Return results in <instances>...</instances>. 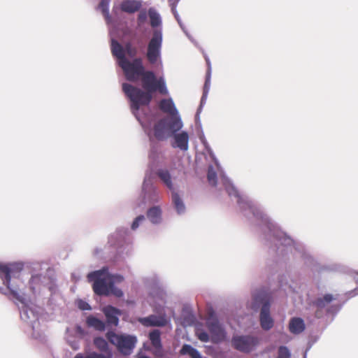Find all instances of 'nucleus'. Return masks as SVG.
<instances>
[{
  "label": "nucleus",
  "mask_w": 358,
  "mask_h": 358,
  "mask_svg": "<svg viewBox=\"0 0 358 358\" xmlns=\"http://www.w3.org/2000/svg\"><path fill=\"white\" fill-rule=\"evenodd\" d=\"M210 155L215 161L216 170H215L212 166H209L208 172V180L209 183L213 186L216 185L217 175L218 173L220 176V179L224 186L229 195L230 196H234L236 199V201L241 209L244 210H246L247 209L250 210L254 216L257 217V218H261L264 220L266 223H268L269 230L273 234V236L276 240L279 241L282 245H285L286 246H291L292 245H295L294 241L285 233L278 229L275 224L271 223L268 218L265 215H264L259 207L249 201L247 196L241 195L239 194L238 191L234 187L231 181L223 173L217 160L215 159L212 152H210Z\"/></svg>",
  "instance_id": "obj_3"
},
{
  "label": "nucleus",
  "mask_w": 358,
  "mask_h": 358,
  "mask_svg": "<svg viewBox=\"0 0 358 358\" xmlns=\"http://www.w3.org/2000/svg\"><path fill=\"white\" fill-rule=\"evenodd\" d=\"M148 15L150 19V24L155 29L153 30L152 36L148 44L146 57L148 61L152 65L162 67L163 35L162 28L159 27L162 24L161 17L156 10L152 8L149 9Z\"/></svg>",
  "instance_id": "obj_6"
},
{
  "label": "nucleus",
  "mask_w": 358,
  "mask_h": 358,
  "mask_svg": "<svg viewBox=\"0 0 358 358\" xmlns=\"http://www.w3.org/2000/svg\"><path fill=\"white\" fill-rule=\"evenodd\" d=\"M76 333L78 334H79L80 336H82L84 334V331L83 330V329L80 327L78 326V327H76Z\"/></svg>",
  "instance_id": "obj_39"
},
{
  "label": "nucleus",
  "mask_w": 358,
  "mask_h": 358,
  "mask_svg": "<svg viewBox=\"0 0 358 358\" xmlns=\"http://www.w3.org/2000/svg\"><path fill=\"white\" fill-rule=\"evenodd\" d=\"M149 158L150 160V162L155 164V162H159V154L156 151H151L149 155Z\"/></svg>",
  "instance_id": "obj_34"
},
{
  "label": "nucleus",
  "mask_w": 358,
  "mask_h": 358,
  "mask_svg": "<svg viewBox=\"0 0 358 358\" xmlns=\"http://www.w3.org/2000/svg\"><path fill=\"white\" fill-rule=\"evenodd\" d=\"M39 280H40V276H38V275L32 276V278H31V280H30V286H31V289L34 290L36 289V287H34V284L38 282Z\"/></svg>",
  "instance_id": "obj_36"
},
{
  "label": "nucleus",
  "mask_w": 358,
  "mask_h": 358,
  "mask_svg": "<svg viewBox=\"0 0 358 358\" xmlns=\"http://www.w3.org/2000/svg\"><path fill=\"white\" fill-rule=\"evenodd\" d=\"M192 358H201L200 352L196 350H192V352L189 355Z\"/></svg>",
  "instance_id": "obj_37"
},
{
  "label": "nucleus",
  "mask_w": 358,
  "mask_h": 358,
  "mask_svg": "<svg viewBox=\"0 0 358 358\" xmlns=\"http://www.w3.org/2000/svg\"><path fill=\"white\" fill-rule=\"evenodd\" d=\"M147 19V13L145 11H141L138 17V21L139 24L143 23Z\"/></svg>",
  "instance_id": "obj_35"
},
{
  "label": "nucleus",
  "mask_w": 358,
  "mask_h": 358,
  "mask_svg": "<svg viewBox=\"0 0 358 358\" xmlns=\"http://www.w3.org/2000/svg\"><path fill=\"white\" fill-rule=\"evenodd\" d=\"M149 338L154 348L156 349H160L162 348L159 330L155 329L152 331L149 334Z\"/></svg>",
  "instance_id": "obj_23"
},
{
  "label": "nucleus",
  "mask_w": 358,
  "mask_h": 358,
  "mask_svg": "<svg viewBox=\"0 0 358 358\" xmlns=\"http://www.w3.org/2000/svg\"><path fill=\"white\" fill-rule=\"evenodd\" d=\"M186 36H187L189 38H190V36L188 35V34L186 33Z\"/></svg>",
  "instance_id": "obj_41"
},
{
  "label": "nucleus",
  "mask_w": 358,
  "mask_h": 358,
  "mask_svg": "<svg viewBox=\"0 0 358 358\" xmlns=\"http://www.w3.org/2000/svg\"><path fill=\"white\" fill-rule=\"evenodd\" d=\"M113 41L117 43L121 46V48L123 50V52H124V59L127 62H131L126 58V55L129 56V57H134L137 53L136 49L135 48H133L130 44H127L125 47V49H124L122 48V46L117 41H115L114 39L111 40V44L113 43Z\"/></svg>",
  "instance_id": "obj_25"
},
{
  "label": "nucleus",
  "mask_w": 358,
  "mask_h": 358,
  "mask_svg": "<svg viewBox=\"0 0 358 358\" xmlns=\"http://www.w3.org/2000/svg\"><path fill=\"white\" fill-rule=\"evenodd\" d=\"M77 306L80 310H87L91 309L90 306L86 301L81 299L77 301Z\"/></svg>",
  "instance_id": "obj_33"
},
{
  "label": "nucleus",
  "mask_w": 358,
  "mask_h": 358,
  "mask_svg": "<svg viewBox=\"0 0 358 358\" xmlns=\"http://www.w3.org/2000/svg\"><path fill=\"white\" fill-rule=\"evenodd\" d=\"M140 116L145 122V127L141 123L145 131L148 134L150 138L152 134L158 140H165L171 136L174 133L180 131L182 127L183 123L180 116H176L173 118H164L154 124V127L152 129L153 117L151 115L145 113L143 111H140Z\"/></svg>",
  "instance_id": "obj_4"
},
{
  "label": "nucleus",
  "mask_w": 358,
  "mask_h": 358,
  "mask_svg": "<svg viewBox=\"0 0 358 358\" xmlns=\"http://www.w3.org/2000/svg\"><path fill=\"white\" fill-rule=\"evenodd\" d=\"M233 347L243 352H249L254 350L259 343V340L254 336H234L232 338Z\"/></svg>",
  "instance_id": "obj_10"
},
{
  "label": "nucleus",
  "mask_w": 358,
  "mask_h": 358,
  "mask_svg": "<svg viewBox=\"0 0 358 358\" xmlns=\"http://www.w3.org/2000/svg\"><path fill=\"white\" fill-rule=\"evenodd\" d=\"M153 310L156 314L150 315L145 317L138 319L140 323L145 327H165L171 324V318L167 316L166 312L169 310L173 313V310L169 309L165 306L160 304L153 305Z\"/></svg>",
  "instance_id": "obj_8"
},
{
  "label": "nucleus",
  "mask_w": 358,
  "mask_h": 358,
  "mask_svg": "<svg viewBox=\"0 0 358 358\" xmlns=\"http://www.w3.org/2000/svg\"><path fill=\"white\" fill-rule=\"evenodd\" d=\"M159 107L162 111L171 115L170 118L180 116L172 99H162L159 103Z\"/></svg>",
  "instance_id": "obj_16"
},
{
  "label": "nucleus",
  "mask_w": 358,
  "mask_h": 358,
  "mask_svg": "<svg viewBox=\"0 0 358 358\" xmlns=\"http://www.w3.org/2000/svg\"><path fill=\"white\" fill-rule=\"evenodd\" d=\"M291 351L286 346H280L278 350L277 358H291Z\"/></svg>",
  "instance_id": "obj_29"
},
{
  "label": "nucleus",
  "mask_w": 358,
  "mask_h": 358,
  "mask_svg": "<svg viewBox=\"0 0 358 358\" xmlns=\"http://www.w3.org/2000/svg\"><path fill=\"white\" fill-rule=\"evenodd\" d=\"M353 292H355V294H353V296H355V295H356V294H358V289H355V290L353 291Z\"/></svg>",
  "instance_id": "obj_40"
},
{
  "label": "nucleus",
  "mask_w": 358,
  "mask_h": 358,
  "mask_svg": "<svg viewBox=\"0 0 358 358\" xmlns=\"http://www.w3.org/2000/svg\"><path fill=\"white\" fill-rule=\"evenodd\" d=\"M107 338L124 355H130L137 342L136 337L131 335L116 334L113 331L107 333Z\"/></svg>",
  "instance_id": "obj_9"
},
{
  "label": "nucleus",
  "mask_w": 358,
  "mask_h": 358,
  "mask_svg": "<svg viewBox=\"0 0 358 358\" xmlns=\"http://www.w3.org/2000/svg\"><path fill=\"white\" fill-rule=\"evenodd\" d=\"M90 282H93V289L99 295L113 294L117 297L123 296L122 291L115 286V283L123 281L124 278L118 274H110L107 268L90 273L87 275Z\"/></svg>",
  "instance_id": "obj_5"
},
{
  "label": "nucleus",
  "mask_w": 358,
  "mask_h": 358,
  "mask_svg": "<svg viewBox=\"0 0 358 358\" xmlns=\"http://www.w3.org/2000/svg\"><path fill=\"white\" fill-rule=\"evenodd\" d=\"M145 220V217L144 215H140L137 217L131 224V229L133 230L136 229L139 227L140 224H141Z\"/></svg>",
  "instance_id": "obj_30"
},
{
  "label": "nucleus",
  "mask_w": 358,
  "mask_h": 358,
  "mask_svg": "<svg viewBox=\"0 0 358 358\" xmlns=\"http://www.w3.org/2000/svg\"><path fill=\"white\" fill-rule=\"evenodd\" d=\"M206 63H207V66H208V70H207V73H206V82H205L204 87H203V96H202L201 100V106H200L201 107L205 103V101L207 99L208 93L210 90V77H211V71H212L211 64H210V62L208 58H206Z\"/></svg>",
  "instance_id": "obj_18"
},
{
  "label": "nucleus",
  "mask_w": 358,
  "mask_h": 358,
  "mask_svg": "<svg viewBox=\"0 0 358 358\" xmlns=\"http://www.w3.org/2000/svg\"><path fill=\"white\" fill-rule=\"evenodd\" d=\"M260 324L264 330H269L273 326V320L270 315V305L268 303H264L260 312Z\"/></svg>",
  "instance_id": "obj_13"
},
{
  "label": "nucleus",
  "mask_w": 358,
  "mask_h": 358,
  "mask_svg": "<svg viewBox=\"0 0 358 358\" xmlns=\"http://www.w3.org/2000/svg\"><path fill=\"white\" fill-rule=\"evenodd\" d=\"M102 311L106 317L108 324L115 327L118 325L119 316L121 315V311L119 309L112 306H106L103 308Z\"/></svg>",
  "instance_id": "obj_14"
},
{
  "label": "nucleus",
  "mask_w": 358,
  "mask_h": 358,
  "mask_svg": "<svg viewBox=\"0 0 358 358\" xmlns=\"http://www.w3.org/2000/svg\"><path fill=\"white\" fill-rule=\"evenodd\" d=\"M87 358H112L111 352H108L107 355H101L96 352H91L87 355Z\"/></svg>",
  "instance_id": "obj_31"
},
{
  "label": "nucleus",
  "mask_w": 358,
  "mask_h": 358,
  "mask_svg": "<svg viewBox=\"0 0 358 358\" xmlns=\"http://www.w3.org/2000/svg\"><path fill=\"white\" fill-rule=\"evenodd\" d=\"M96 347L101 351L106 352L108 354V343L106 341L102 338H96L94 341ZM108 352H110L108 351Z\"/></svg>",
  "instance_id": "obj_27"
},
{
  "label": "nucleus",
  "mask_w": 358,
  "mask_h": 358,
  "mask_svg": "<svg viewBox=\"0 0 358 358\" xmlns=\"http://www.w3.org/2000/svg\"><path fill=\"white\" fill-rule=\"evenodd\" d=\"M86 322L89 327H92L96 330L103 331L105 329L106 325L104 322L94 316L87 317Z\"/></svg>",
  "instance_id": "obj_21"
},
{
  "label": "nucleus",
  "mask_w": 358,
  "mask_h": 358,
  "mask_svg": "<svg viewBox=\"0 0 358 358\" xmlns=\"http://www.w3.org/2000/svg\"><path fill=\"white\" fill-rule=\"evenodd\" d=\"M156 175L166 187L172 192H174L173 178L168 169L160 168L157 171Z\"/></svg>",
  "instance_id": "obj_15"
},
{
  "label": "nucleus",
  "mask_w": 358,
  "mask_h": 358,
  "mask_svg": "<svg viewBox=\"0 0 358 358\" xmlns=\"http://www.w3.org/2000/svg\"><path fill=\"white\" fill-rule=\"evenodd\" d=\"M110 0H101L99 4L98 8L102 12L105 17L107 23H109L110 20V16L109 15V3Z\"/></svg>",
  "instance_id": "obj_24"
},
{
  "label": "nucleus",
  "mask_w": 358,
  "mask_h": 358,
  "mask_svg": "<svg viewBox=\"0 0 358 358\" xmlns=\"http://www.w3.org/2000/svg\"><path fill=\"white\" fill-rule=\"evenodd\" d=\"M162 211L159 206H153L147 213L148 218L152 224H159L162 220Z\"/></svg>",
  "instance_id": "obj_20"
},
{
  "label": "nucleus",
  "mask_w": 358,
  "mask_h": 358,
  "mask_svg": "<svg viewBox=\"0 0 358 358\" xmlns=\"http://www.w3.org/2000/svg\"><path fill=\"white\" fill-rule=\"evenodd\" d=\"M171 197L177 213L178 214L184 213L185 211V206L179 195L176 192H173Z\"/></svg>",
  "instance_id": "obj_22"
},
{
  "label": "nucleus",
  "mask_w": 358,
  "mask_h": 358,
  "mask_svg": "<svg viewBox=\"0 0 358 358\" xmlns=\"http://www.w3.org/2000/svg\"><path fill=\"white\" fill-rule=\"evenodd\" d=\"M142 6L141 1L138 0H124L120 3V9L127 13H134L138 11Z\"/></svg>",
  "instance_id": "obj_17"
},
{
  "label": "nucleus",
  "mask_w": 358,
  "mask_h": 358,
  "mask_svg": "<svg viewBox=\"0 0 358 358\" xmlns=\"http://www.w3.org/2000/svg\"><path fill=\"white\" fill-rule=\"evenodd\" d=\"M172 136H173V141L172 142V146L173 148H179L182 151H186L188 150L189 136L187 131H177Z\"/></svg>",
  "instance_id": "obj_12"
},
{
  "label": "nucleus",
  "mask_w": 358,
  "mask_h": 358,
  "mask_svg": "<svg viewBox=\"0 0 358 358\" xmlns=\"http://www.w3.org/2000/svg\"><path fill=\"white\" fill-rule=\"evenodd\" d=\"M289 329L290 332L294 334L301 333L305 329L303 320L299 317L292 318L289 323Z\"/></svg>",
  "instance_id": "obj_19"
},
{
  "label": "nucleus",
  "mask_w": 358,
  "mask_h": 358,
  "mask_svg": "<svg viewBox=\"0 0 358 358\" xmlns=\"http://www.w3.org/2000/svg\"><path fill=\"white\" fill-rule=\"evenodd\" d=\"M67 340L73 350H78L79 348V344L77 341L71 343V341H69V339L68 338H67Z\"/></svg>",
  "instance_id": "obj_38"
},
{
  "label": "nucleus",
  "mask_w": 358,
  "mask_h": 358,
  "mask_svg": "<svg viewBox=\"0 0 358 358\" xmlns=\"http://www.w3.org/2000/svg\"><path fill=\"white\" fill-rule=\"evenodd\" d=\"M112 53L117 59L126 78L130 81L138 80L141 78L143 87L146 90L128 83L122 84V90L131 103V109L138 121L145 127V122L140 116V111H143L152 99V93L158 90L163 95L169 94L164 78L161 77L157 80L152 71H145L141 58L134 59L132 62H127L124 57L121 46L113 41Z\"/></svg>",
  "instance_id": "obj_1"
},
{
  "label": "nucleus",
  "mask_w": 358,
  "mask_h": 358,
  "mask_svg": "<svg viewBox=\"0 0 358 358\" xmlns=\"http://www.w3.org/2000/svg\"><path fill=\"white\" fill-rule=\"evenodd\" d=\"M193 347H192L190 345L185 344L184 345L180 351V353L182 355H189L192 352V350H194Z\"/></svg>",
  "instance_id": "obj_32"
},
{
  "label": "nucleus",
  "mask_w": 358,
  "mask_h": 358,
  "mask_svg": "<svg viewBox=\"0 0 358 358\" xmlns=\"http://www.w3.org/2000/svg\"><path fill=\"white\" fill-rule=\"evenodd\" d=\"M142 189L145 196L148 197L149 203H155L159 202L161 200L159 192L157 187L152 184V182L147 176H145L144 179Z\"/></svg>",
  "instance_id": "obj_11"
},
{
  "label": "nucleus",
  "mask_w": 358,
  "mask_h": 358,
  "mask_svg": "<svg viewBox=\"0 0 358 358\" xmlns=\"http://www.w3.org/2000/svg\"><path fill=\"white\" fill-rule=\"evenodd\" d=\"M24 264L22 262H0V292L3 294H12L22 304L20 310L21 319L30 325L34 331L39 320L41 308L34 304L27 305L20 294L22 284L20 278Z\"/></svg>",
  "instance_id": "obj_2"
},
{
  "label": "nucleus",
  "mask_w": 358,
  "mask_h": 358,
  "mask_svg": "<svg viewBox=\"0 0 358 358\" xmlns=\"http://www.w3.org/2000/svg\"><path fill=\"white\" fill-rule=\"evenodd\" d=\"M180 0H169V4H170V6L171 7V10L176 17V19L177 20L178 24H180V27L184 30V28H183V26L181 23V20L179 17V15L178 13H177L176 11V6H177V4L179 2Z\"/></svg>",
  "instance_id": "obj_28"
},
{
  "label": "nucleus",
  "mask_w": 358,
  "mask_h": 358,
  "mask_svg": "<svg viewBox=\"0 0 358 358\" xmlns=\"http://www.w3.org/2000/svg\"><path fill=\"white\" fill-rule=\"evenodd\" d=\"M206 326L210 335L199 329L196 331V334L201 341L208 342L210 340L213 343H217L226 339L227 332L215 316L210 315L207 318Z\"/></svg>",
  "instance_id": "obj_7"
},
{
  "label": "nucleus",
  "mask_w": 358,
  "mask_h": 358,
  "mask_svg": "<svg viewBox=\"0 0 358 358\" xmlns=\"http://www.w3.org/2000/svg\"><path fill=\"white\" fill-rule=\"evenodd\" d=\"M333 299L334 297L331 294H326L323 296V298H319L317 299L316 306L318 308H324L330 302H331Z\"/></svg>",
  "instance_id": "obj_26"
}]
</instances>
